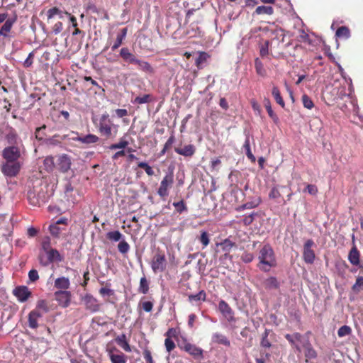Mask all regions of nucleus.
Returning a JSON list of instances; mask_svg holds the SVG:
<instances>
[{
  "mask_svg": "<svg viewBox=\"0 0 363 363\" xmlns=\"http://www.w3.org/2000/svg\"><path fill=\"white\" fill-rule=\"evenodd\" d=\"M258 259L261 265L260 269L264 272L269 271L271 267L276 265V258L272 247L269 245H264L260 250Z\"/></svg>",
  "mask_w": 363,
  "mask_h": 363,
  "instance_id": "1",
  "label": "nucleus"
},
{
  "mask_svg": "<svg viewBox=\"0 0 363 363\" xmlns=\"http://www.w3.org/2000/svg\"><path fill=\"white\" fill-rule=\"evenodd\" d=\"M285 337L299 352H301L303 348L311 343L307 335H301L298 333L286 334Z\"/></svg>",
  "mask_w": 363,
  "mask_h": 363,
  "instance_id": "2",
  "label": "nucleus"
},
{
  "mask_svg": "<svg viewBox=\"0 0 363 363\" xmlns=\"http://www.w3.org/2000/svg\"><path fill=\"white\" fill-rule=\"evenodd\" d=\"M174 182V176L172 173L167 174L162 179L160 186L158 189L157 194L160 197L164 198L168 196V189L172 186Z\"/></svg>",
  "mask_w": 363,
  "mask_h": 363,
  "instance_id": "3",
  "label": "nucleus"
},
{
  "mask_svg": "<svg viewBox=\"0 0 363 363\" xmlns=\"http://www.w3.org/2000/svg\"><path fill=\"white\" fill-rule=\"evenodd\" d=\"M167 260L164 255L157 253L151 262V267L155 273L162 272L166 269Z\"/></svg>",
  "mask_w": 363,
  "mask_h": 363,
  "instance_id": "4",
  "label": "nucleus"
},
{
  "mask_svg": "<svg viewBox=\"0 0 363 363\" xmlns=\"http://www.w3.org/2000/svg\"><path fill=\"white\" fill-rule=\"evenodd\" d=\"M21 169V163L19 162H6L1 166V171L4 175L7 177L16 176Z\"/></svg>",
  "mask_w": 363,
  "mask_h": 363,
  "instance_id": "5",
  "label": "nucleus"
},
{
  "mask_svg": "<svg viewBox=\"0 0 363 363\" xmlns=\"http://www.w3.org/2000/svg\"><path fill=\"white\" fill-rule=\"evenodd\" d=\"M2 156L6 162H18L21 157L20 150L16 146L7 147L4 149Z\"/></svg>",
  "mask_w": 363,
  "mask_h": 363,
  "instance_id": "6",
  "label": "nucleus"
},
{
  "mask_svg": "<svg viewBox=\"0 0 363 363\" xmlns=\"http://www.w3.org/2000/svg\"><path fill=\"white\" fill-rule=\"evenodd\" d=\"M314 245V242L312 240H308L304 243L303 258L306 263L313 264L314 262L315 255L312 247Z\"/></svg>",
  "mask_w": 363,
  "mask_h": 363,
  "instance_id": "7",
  "label": "nucleus"
},
{
  "mask_svg": "<svg viewBox=\"0 0 363 363\" xmlns=\"http://www.w3.org/2000/svg\"><path fill=\"white\" fill-rule=\"evenodd\" d=\"M82 301L86 309L90 312L94 313L99 310L98 301L93 296L86 294L82 298Z\"/></svg>",
  "mask_w": 363,
  "mask_h": 363,
  "instance_id": "8",
  "label": "nucleus"
},
{
  "mask_svg": "<svg viewBox=\"0 0 363 363\" xmlns=\"http://www.w3.org/2000/svg\"><path fill=\"white\" fill-rule=\"evenodd\" d=\"M218 309L228 322H235L234 313L230 306L223 300L219 301Z\"/></svg>",
  "mask_w": 363,
  "mask_h": 363,
  "instance_id": "9",
  "label": "nucleus"
},
{
  "mask_svg": "<svg viewBox=\"0 0 363 363\" xmlns=\"http://www.w3.org/2000/svg\"><path fill=\"white\" fill-rule=\"evenodd\" d=\"M55 297L58 303L63 308L67 307L70 303L71 293L68 291H56Z\"/></svg>",
  "mask_w": 363,
  "mask_h": 363,
  "instance_id": "10",
  "label": "nucleus"
},
{
  "mask_svg": "<svg viewBox=\"0 0 363 363\" xmlns=\"http://www.w3.org/2000/svg\"><path fill=\"white\" fill-rule=\"evenodd\" d=\"M13 294L20 302H25L31 295V292L27 286H21L14 289Z\"/></svg>",
  "mask_w": 363,
  "mask_h": 363,
  "instance_id": "11",
  "label": "nucleus"
},
{
  "mask_svg": "<svg viewBox=\"0 0 363 363\" xmlns=\"http://www.w3.org/2000/svg\"><path fill=\"white\" fill-rule=\"evenodd\" d=\"M120 56L128 63L135 65L138 62L139 59H138L127 48H123L121 49Z\"/></svg>",
  "mask_w": 363,
  "mask_h": 363,
  "instance_id": "12",
  "label": "nucleus"
},
{
  "mask_svg": "<svg viewBox=\"0 0 363 363\" xmlns=\"http://www.w3.org/2000/svg\"><path fill=\"white\" fill-rule=\"evenodd\" d=\"M42 315V313L37 310L30 311L28 314V326L33 329L37 328L38 327V320Z\"/></svg>",
  "mask_w": 363,
  "mask_h": 363,
  "instance_id": "13",
  "label": "nucleus"
},
{
  "mask_svg": "<svg viewBox=\"0 0 363 363\" xmlns=\"http://www.w3.org/2000/svg\"><path fill=\"white\" fill-rule=\"evenodd\" d=\"M108 355L111 363H126L127 357L121 352H114L112 350L108 352Z\"/></svg>",
  "mask_w": 363,
  "mask_h": 363,
  "instance_id": "14",
  "label": "nucleus"
},
{
  "mask_svg": "<svg viewBox=\"0 0 363 363\" xmlns=\"http://www.w3.org/2000/svg\"><path fill=\"white\" fill-rule=\"evenodd\" d=\"M348 260L354 266H357L360 263V254L357 248L356 244H354V246L352 247L348 254Z\"/></svg>",
  "mask_w": 363,
  "mask_h": 363,
  "instance_id": "15",
  "label": "nucleus"
},
{
  "mask_svg": "<svg viewBox=\"0 0 363 363\" xmlns=\"http://www.w3.org/2000/svg\"><path fill=\"white\" fill-rule=\"evenodd\" d=\"M58 162V165L62 172H66L70 169L71 160L67 155H62L60 156Z\"/></svg>",
  "mask_w": 363,
  "mask_h": 363,
  "instance_id": "16",
  "label": "nucleus"
},
{
  "mask_svg": "<svg viewBox=\"0 0 363 363\" xmlns=\"http://www.w3.org/2000/svg\"><path fill=\"white\" fill-rule=\"evenodd\" d=\"M211 341L213 343L223 345L227 347L230 345V342L227 337L219 333H215L212 335Z\"/></svg>",
  "mask_w": 363,
  "mask_h": 363,
  "instance_id": "17",
  "label": "nucleus"
},
{
  "mask_svg": "<svg viewBox=\"0 0 363 363\" xmlns=\"http://www.w3.org/2000/svg\"><path fill=\"white\" fill-rule=\"evenodd\" d=\"M73 140L79 141L85 144L95 143L99 140V137L93 134H88L85 136H76L72 138Z\"/></svg>",
  "mask_w": 363,
  "mask_h": 363,
  "instance_id": "18",
  "label": "nucleus"
},
{
  "mask_svg": "<svg viewBox=\"0 0 363 363\" xmlns=\"http://www.w3.org/2000/svg\"><path fill=\"white\" fill-rule=\"evenodd\" d=\"M175 152L177 154L185 157H191L195 152V147L193 145H187L184 147H177L175 148Z\"/></svg>",
  "mask_w": 363,
  "mask_h": 363,
  "instance_id": "19",
  "label": "nucleus"
},
{
  "mask_svg": "<svg viewBox=\"0 0 363 363\" xmlns=\"http://www.w3.org/2000/svg\"><path fill=\"white\" fill-rule=\"evenodd\" d=\"M69 279L67 277H59L55 281V287L61 289L60 291H67V289L69 288Z\"/></svg>",
  "mask_w": 363,
  "mask_h": 363,
  "instance_id": "20",
  "label": "nucleus"
},
{
  "mask_svg": "<svg viewBox=\"0 0 363 363\" xmlns=\"http://www.w3.org/2000/svg\"><path fill=\"white\" fill-rule=\"evenodd\" d=\"M184 350L194 357L201 356L203 352V350L201 348L191 343H185L184 345Z\"/></svg>",
  "mask_w": 363,
  "mask_h": 363,
  "instance_id": "21",
  "label": "nucleus"
},
{
  "mask_svg": "<svg viewBox=\"0 0 363 363\" xmlns=\"http://www.w3.org/2000/svg\"><path fill=\"white\" fill-rule=\"evenodd\" d=\"M99 130L102 135L107 138L111 137L112 133V127L110 123L100 121Z\"/></svg>",
  "mask_w": 363,
  "mask_h": 363,
  "instance_id": "22",
  "label": "nucleus"
},
{
  "mask_svg": "<svg viewBox=\"0 0 363 363\" xmlns=\"http://www.w3.org/2000/svg\"><path fill=\"white\" fill-rule=\"evenodd\" d=\"M127 31V28H124L121 30L120 33L117 35L116 40L111 47L112 50L114 51L121 46V45L123 43V40L125 38Z\"/></svg>",
  "mask_w": 363,
  "mask_h": 363,
  "instance_id": "23",
  "label": "nucleus"
},
{
  "mask_svg": "<svg viewBox=\"0 0 363 363\" xmlns=\"http://www.w3.org/2000/svg\"><path fill=\"white\" fill-rule=\"evenodd\" d=\"M65 14L69 16V13H68L67 12L63 13L61 10H60L57 7L51 8L47 12V16H48V19H51L55 16H58L59 18L62 19Z\"/></svg>",
  "mask_w": 363,
  "mask_h": 363,
  "instance_id": "24",
  "label": "nucleus"
},
{
  "mask_svg": "<svg viewBox=\"0 0 363 363\" xmlns=\"http://www.w3.org/2000/svg\"><path fill=\"white\" fill-rule=\"evenodd\" d=\"M116 341L117 344L123 349L125 352H130L131 349L128 344V342L126 340V336L124 334H122L119 336H118L116 338Z\"/></svg>",
  "mask_w": 363,
  "mask_h": 363,
  "instance_id": "25",
  "label": "nucleus"
},
{
  "mask_svg": "<svg viewBox=\"0 0 363 363\" xmlns=\"http://www.w3.org/2000/svg\"><path fill=\"white\" fill-rule=\"evenodd\" d=\"M306 361L308 359H315L317 357V352L313 349L311 343H309L306 347L303 348Z\"/></svg>",
  "mask_w": 363,
  "mask_h": 363,
  "instance_id": "26",
  "label": "nucleus"
},
{
  "mask_svg": "<svg viewBox=\"0 0 363 363\" xmlns=\"http://www.w3.org/2000/svg\"><path fill=\"white\" fill-rule=\"evenodd\" d=\"M216 245L217 246H220L225 254L229 253L235 246V243L229 239H225L223 242L217 243Z\"/></svg>",
  "mask_w": 363,
  "mask_h": 363,
  "instance_id": "27",
  "label": "nucleus"
},
{
  "mask_svg": "<svg viewBox=\"0 0 363 363\" xmlns=\"http://www.w3.org/2000/svg\"><path fill=\"white\" fill-rule=\"evenodd\" d=\"M263 284L264 287L268 289H277L279 286L277 279L274 277L267 278L264 281Z\"/></svg>",
  "mask_w": 363,
  "mask_h": 363,
  "instance_id": "28",
  "label": "nucleus"
},
{
  "mask_svg": "<svg viewBox=\"0 0 363 363\" xmlns=\"http://www.w3.org/2000/svg\"><path fill=\"white\" fill-rule=\"evenodd\" d=\"M335 35L340 38L348 39L350 37V32L347 27L341 26L337 30Z\"/></svg>",
  "mask_w": 363,
  "mask_h": 363,
  "instance_id": "29",
  "label": "nucleus"
},
{
  "mask_svg": "<svg viewBox=\"0 0 363 363\" xmlns=\"http://www.w3.org/2000/svg\"><path fill=\"white\" fill-rule=\"evenodd\" d=\"M243 147L245 150L247 157L251 160V162H255L256 161V158L251 152L249 137L246 138Z\"/></svg>",
  "mask_w": 363,
  "mask_h": 363,
  "instance_id": "30",
  "label": "nucleus"
},
{
  "mask_svg": "<svg viewBox=\"0 0 363 363\" xmlns=\"http://www.w3.org/2000/svg\"><path fill=\"white\" fill-rule=\"evenodd\" d=\"M255 67L256 72L261 77H265L267 74L266 69L264 67L262 62L259 58H256L255 60Z\"/></svg>",
  "mask_w": 363,
  "mask_h": 363,
  "instance_id": "31",
  "label": "nucleus"
},
{
  "mask_svg": "<svg viewBox=\"0 0 363 363\" xmlns=\"http://www.w3.org/2000/svg\"><path fill=\"white\" fill-rule=\"evenodd\" d=\"M274 9L272 6H259L256 8L255 13L258 15L260 14H268L272 15Z\"/></svg>",
  "mask_w": 363,
  "mask_h": 363,
  "instance_id": "32",
  "label": "nucleus"
},
{
  "mask_svg": "<svg viewBox=\"0 0 363 363\" xmlns=\"http://www.w3.org/2000/svg\"><path fill=\"white\" fill-rule=\"evenodd\" d=\"M206 293L204 291L201 290L196 294H191L189 296V301L190 302L192 301H204L206 300Z\"/></svg>",
  "mask_w": 363,
  "mask_h": 363,
  "instance_id": "33",
  "label": "nucleus"
},
{
  "mask_svg": "<svg viewBox=\"0 0 363 363\" xmlns=\"http://www.w3.org/2000/svg\"><path fill=\"white\" fill-rule=\"evenodd\" d=\"M272 94L276 100L277 103L279 104L281 107H284V101L281 96L280 91L277 86H274L272 89Z\"/></svg>",
  "mask_w": 363,
  "mask_h": 363,
  "instance_id": "34",
  "label": "nucleus"
},
{
  "mask_svg": "<svg viewBox=\"0 0 363 363\" xmlns=\"http://www.w3.org/2000/svg\"><path fill=\"white\" fill-rule=\"evenodd\" d=\"M139 291L143 294H146L149 290V283L145 278L143 277L140 280Z\"/></svg>",
  "mask_w": 363,
  "mask_h": 363,
  "instance_id": "35",
  "label": "nucleus"
},
{
  "mask_svg": "<svg viewBox=\"0 0 363 363\" xmlns=\"http://www.w3.org/2000/svg\"><path fill=\"white\" fill-rule=\"evenodd\" d=\"M150 95L145 94L143 96H137L134 100L132 101V103L134 104H147L150 101Z\"/></svg>",
  "mask_w": 363,
  "mask_h": 363,
  "instance_id": "36",
  "label": "nucleus"
},
{
  "mask_svg": "<svg viewBox=\"0 0 363 363\" xmlns=\"http://www.w3.org/2000/svg\"><path fill=\"white\" fill-rule=\"evenodd\" d=\"M129 143L125 140V138H121L118 143L113 144L111 145L110 148L111 150H116V149H123L126 147L128 145Z\"/></svg>",
  "mask_w": 363,
  "mask_h": 363,
  "instance_id": "37",
  "label": "nucleus"
},
{
  "mask_svg": "<svg viewBox=\"0 0 363 363\" xmlns=\"http://www.w3.org/2000/svg\"><path fill=\"white\" fill-rule=\"evenodd\" d=\"M13 22L10 20L5 21L0 30V34L4 36H7V33L11 30Z\"/></svg>",
  "mask_w": 363,
  "mask_h": 363,
  "instance_id": "38",
  "label": "nucleus"
},
{
  "mask_svg": "<svg viewBox=\"0 0 363 363\" xmlns=\"http://www.w3.org/2000/svg\"><path fill=\"white\" fill-rule=\"evenodd\" d=\"M208 57V55L206 52H202L199 54V56L196 59V65L198 67H201L202 65L206 61Z\"/></svg>",
  "mask_w": 363,
  "mask_h": 363,
  "instance_id": "39",
  "label": "nucleus"
},
{
  "mask_svg": "<svg viewBox=\"0 0 363 363\" xmlns=\"http://www.w3.org/2000/svg\"><path fill=\"white\" fill-rule=\"evenodd\" d=\"M135 65H137L138 66V68L143 71H145L147 72H152V68L151 65L147 62L138 60V62H137Z\"/></svg>",
  "mask_w": 363,
  "mask_h": 363,
  "instance_id": "40",
  "label": "nucleus"
},
{
  "mask_svg": "<svg viewBox=\"0 0 363 363\" xmlns=\"http://www.w3.org/2000/svg\"><path fill=\"white\" fill-rule=\"evenodd\" d=\"M35 310H37L38 311H42L43 313H47L49 311L48 303L45 300H39L37 302L36 308Z\"/></svg>",
  "mask_w": 363,
  "mask_h": 363,
  "instance_id": "41",
  "label": "nucleus"
},
{
  "mask_svg": "<svg viewBox=\"0 0 363 363\" xmlns=\"http://www.w3.org/2000/svg\"><path fill=\"white\" fill-rule=\"evenodd\" d=\"M122 237V234L118 230L111 231L107 233V238L114 242L119 241Z\"/></svg>",
  "mask_w": 363,
  "mask_h": 363,
  "instance_id": "42",
  "label": "nucleus"
},
{
  "mask_svg": "<svg viewBox=\"0 0 363 363\" xmlns=\"http://www.w3.org/2000/svg\"><path fill=\"white\" fill-rule=\"evenodd\" d=\"M363 289V276L358 277L356 279L355 283L352 286V290L359 292Z\"/></svg>",
  "mask_w": 363,
  "mask_h": 363,
  "instance_id": "43",
  "label": "nucleus"
},
{
  "mask_svg": "<svg viewBox=\"0 0 363 363\" xmlns=\"http://www.w3.org/2000/svg\"><path fill=\"white\" fill-rule=\"evenodd\" d=\"M138 166L140 168L144 169L147 175L152 176L154 174V171L152 168L147 162H140L138 163Z\"/></svg>",
  "mask_w": 363,
  "mask_h": 363,
  "instance_id": "44",
  "label": "nucleus"
},
{
  "mask_svg": "<svg viewBox=\"0 0 363 363\" xmlns=\"http://www.w3.org/2000/svg\"><path fill=\"white\" fill-rule=\"evenodd\" d=\"M118 249L121 253L125 254L129 251L130 245L126 241L121 240L118 245Z\"/></svg>",
  "mask_w": 363,
  "mask_h": 363,
  "instance_id": "45",
  "label": "nucleus"
},
{
  "mask_svg": "<svg viewBox=\"0 0 363 363\" xmlns=\"http://www.w3.org/2000/svg\"><path fill=\"white\" fill-rule=\"evenodd\" d=\"M351 328L347 325H343L338 329L337 335L339 337H344L351 333Z\"/></svg>",
  "mask_w": 363,
  "mask_h": 363,
  "instance_id": "46",
  "label": "nucleus"
},
{
  "mask_svg": "<svg viewBox=\"0 0 363 363\" xmlns=\"http://www.w3.org/2000/svg\"><path fill=\"white\" fill-rule=\"evenodd\" d=\"M302 102L303 106L308 109H311L314 106L311 98L306 94L302 96Z\"/></svg>",
  "mask_w": 363,
  "mask_h": 363,
  "instance_id": "47",
  "label": "nucleus"
},
{
  "mask_svg": "<svg viewBox=\"0 0 363 363\" xmlns=\"http://www.w3.org/2000/svg\"><path fill=\"white\" fill-rule=\"evenodd\" d=\"M265 107H266V109H267V111L269 114V116L274 121H277L278 120V118L277 117V116L274 114L272 108V106H271V104H270V101L267 99L265 101Z\"/></svg>",
  "mask_w": 363,
  "mask_h": 363,
  "instance_id": "48",
  "label": "nucleus"
},
{
  "mask_svg": "<svg viewBox=\"0 0 363 363\" xmlns=\"http://www.w3.org/2000/svg\"><path fill=\"white\" fill-rule=\"evenodd\" d=\"M44 166L45 169L48 171H50L53 169L54 167V159L52 157H47L44 160Z\"/></svg>",
  "mask_w": 363,
  "mask_h": 363,
  "instance_id": "49",
  "label": "nucleus"
},
{
  "mask_svg": "<svg viewBox=\"0 0 363 363\" xmlns=\"http://www.w3.org/2000/svg\"><path fill=\"white\" fill-rule=\"evenodd\" d=\"M259 200H255V201H250V202H247L246 203H245L242 206H241L240 207V208L241 210L251 209V208L257 207L259 205Z\"/></svg>",
  "mask_w": 363,
  "mask_h": 363,
  "instance_id": "50",
  "label": "nucleus"
},
{
  "mask_svg": "<svg viewBox=\"0 0 363 363\" xmlns=\"http://www.w3.org/2000/svg\"><path fill=\"white\" fill-rule=\"evenodd\" d=\"M164 345L167 351L170 352L175 347L174 341L170 337H167L164 341Z\"/></svg>",
  "mask_w": 363,
  "mask_h": 363,
  "instance_id": "51",
  "label": "nucleus"
},
{
  "mask_svg": "<svg viewBox=\"0 0 363 363\" xmlns=\"http://www.w3.org/2000/svg\"><path fill=\"white\" fill-rule=\"evenodd\" d=\"M268 331L266 330L262 335V341H261V345L263 347H270L271 343L269 341L268 338Z\"/></svg>",
  "mask_w": 363,
  "mask_h": 363,
  "instance_id": "52",
  "label": "nucleus"
},
{
  "mask_svg": "<svg viewBox=\"0 0 363 363\" xmlns=\"http://www.w3.org/2000/svg\"><path fill=\"white\" fill-rule=\"evenodd\" d=\"M28 279L30 282H35L39 279L38 272L35 269H31L28 272Z\"/></svg>",
  "mask_w": 363,
  "mask_h": 363,
  "instance_id": "53",
  "label": "nucleus"
},
{
  "mask_svg": "<svg viewBox=\"0 0 363 363\" xmlns=\"http://www.w3.org/2000/svg\"><path fill=\"white\" fill-rule=\"evenodd\" d=\"M48 258L50 260L60 259V254L57 250L51 249L48 251Z\"/></svg>",
  "mask_w": 363,
  "mask_h": 363,
  "instance_id": "54",
  "label": "nucleus"
},
{
  "mask_svg": "<svg viewBox=\"0 0 363 363\" xmlns=\"http://www.w3.org/2000/svg\"><path fill=\"white\" fill-rule=\"evenodd\" d=\"M200 241L203 244V247H206L209 244V238L207 232L203 231L201 234Z\"/></svg>",
  "mask_w": 363,
  "mask_h": 363,
  "instance_id": "55",
  "label": "nucleus"
},
{
  "mask_svg": "<svg viewBox=\"0 0 363 363\" xmlns=\"http://www.w3.org/2000/svg\"><path fill=\"white\" fill-rule=\"evenodd\" d=\"M173 206L177 208V211L182 213L186 210V207L183 201L173 203Z\"/></svg>",
  "mask_w": 363,
  "mask_h": 363,
  "instance_id": "56",
  "label": "nucleus"
},
{
  "mask_svg": "<svg viewBox=\"0 0 363 363\" xmlns=\"http://www.w3.org/2000/svg\"><path fill=\"white\" fill-rule=\"evenodd\" d=\"M49 230L52 235L57 236L60 232V228L57 224L50 225Z\"/></svg>",
  "mask_w": 363,
  "mask_h": 363,
  "instance_id": "57",
  "label": "nucleus"
},
{
  "mask_svg": "<svg viewBox=\"0 0 363 363\" xmlns=\"http://www.w3.org/2000/svg\"><path fill=\"white\" fill-rule=\"evenodd\" d=\"M269 42L265 41L260 47V55L264 57L268 54Z\"/></svg>",
  "mask_w": 363,
  "mask_h": 363,
  "instance_id": "58",
  "label": "nucleus"
},
{
  "mask_svg": "<svg viewBox=\"0 0 363 363\" xmlns=\"http://www.w3.org/2000/svg\"><path fill=\"white\" fill-rule=\"evenodd\" d=\"M63 28V25L61 22H57L52 27V32L57 35L60 33Z\"/></svg>",
  "mask_w": 363,
  "mask_h": 363,
  "instance_id": "59",
  "label": "nucleus"
},
{
  "mask_svg": "<svg viewBox=\"0 0 363 363\" xmlns=\"http://www.w3.org/2000/svg\"><path fill=\"white\" fill-rule=\"evenodd\" d=\"M28 199H29L31 204L33 206H36L39 203L38 199H35L34 192L30 191L28 194Z\"/></svg>",
  "mask_w": 363,
  "mask_h": 363,
  "instance_id": "60",
  "label": "nucleus"
},
{
  "mask_svg": "<svg viewBox=\"0 0 363 363\" xmlns=\"http://www.w3.org/2000/svg\"><path fill=\"white\" fill-rule=\"evenodd\" d=\"M254 259V256L251 253H245L242 256V259L245 263L251 262Z\"/></svg>",
  "mask_w": 363,
  "mask_h": 363,
  "instance_id": "61",
  "label": "nucleus"
},
{
  "mask_svg": "<svg viewBox=\"0 0 363 363\" xmlns=\"http://www.w3.org/2000/svg\"><path fill=\"white\" fill-rule=\"evenodd\" d=\"M306 190L311 195H315L318 192L317 187L313 184H308Z\"/></svg>",
  "mask_w": 363,
  "mask_h": 363,
  "instance_id": "62",
  "label": "nucleus"
},
{
  "mask_svg": "<svg viewBox=\"0 0 363 363\" xmlns=\"http://www.w3.org/2000/svg\"><path fill=\"white\" fill-rule=\"evenodd\" d=\"M174 136H171L168 140L166 142L165 145H164V147L162 151V153L164 154L166 150L169 148L171 147V145H172V143H174Z\"/></svg>",
  "mask_w": 363,
  "mask_h": 363,
  "instance_id": "63",
  "label": "nucleus"
},
{
  "mask_svg": "<svg viewBox=\"0 0 363 363\" xmlns=\"http://www.w3.org/2000/svg\"><path fill=\"white\" fill-rule=\"evenodd\" d=\"M153 304L150 301H145L143 303V308L146 312H150L152 310Z\"/></svg>",
  "mask_w": 363,
  "mask_h": 363,
  "instance_id": "64",
  "label": "nucleus"
}]
</instances>
